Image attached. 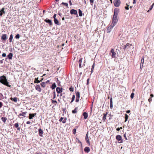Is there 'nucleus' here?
Returning <instances> with one entry per match:
<instances>
[{
    "label": "nucleus",
    "instance_id": "1",
    "mask_svg": "<svg viewBox=\"0 0 154 154\" xmlns=\"http://www.w3.org/2000/svg\"><path fill=\"white\" fill-rule=\"evenodd\" d=\"M0 82L2 84L10 88L11 87V85H9V82L8 81L6 77L4 75H3L0 77Z\"/></svg>",
    "mask_w": 154,
    "mask_h": 154
},
{
    "label": "nucleus",
    "instance_id": "2",
    "mask_svg": "<svg viewBox=\"0 0 154 154\" xmlns=\"http://www.w3.org/2000/svg\"><path fill=\"white\" fill-rule=\"evenodd\" d=\"M118 17L117 16L113 15L112 22V24L113 26H115L117 23L118 21Z\"/></svg>",
    "mask_w": 154,
    "mask_h": 154
},
{
    "label": "nucleus",
    "instance_id": "3",
    "mask_svg": "<svg viewBox=\"0 0 154 154\" xmlns=\"http://www.w3.org/2000/svg\"><path fill=\"white\" fill-rule=\"evenodd\" d=\"M121 3V2L119 0H115L113 1L114 5L117 7L119 6Z\"/></svg>",
    "mask_w": 154,
    "mask_h": 154
},
{
    "label": "nucleus",
    "instance_id": "4",
    "mask_svg": "<svg viewBox=\"0 0 154 154\" xmlns=\"http://www.w3.org/2000/svg\"><path fill=\"white\" fill-rule=\"evenodd\" d=\"M116 139L119 141V143H123V140L122 139V137L120 135H118L116 136Z\"/></svg>",
    "mask_w": 154,
    "mask_h": 154
},
{
    "label": "nucleus",
    "instance_id": "5",
    "mask_svg": "<svg viewBox=\"0 0 154 154\" xmlns=\"http://www.w3.org/2000/svg\"><path fill=\"white\" fill-rule=\"evenodd\" d=\"M5 9H6V8L3 7L0 10V17L2 16L3 15H4L5 14L6 12L5 11Z\"/></svg>",
    "mask_w": 154,
    "mask_h": 154
},
{
    "label": "nucleus",
    "instance_id": "6",
    "mask_svg": "<svg viewBox=\"0 0 154 154\" xmlns=\"http://www.w3.org/2000/svg\"><path fill=\"white\" fill-rule=\"evenodd\" d=\"M70 13L71 14H75L77 15V17H78V15L77 14V11L74 9H71L70 11Z\"/></svg>",
    "mask_w": 154,
    "mask_h": 154
},
{
    "label": "nucleus",
    "instance_id": "7",
    "mask_svg": "<svg viewBox=\"0 0 154 154\" xmlns=\"http://www.w3.org/2000/svg\"><path fill=\"white\" fill-rule=\"evenodd\" d=\"M114 26H113L112 24L111 23V25L108 27V28L106 30L107 32V33L110 32V31H111L112 29L113 28V27Z\"/></svg>",
    "mask_w": 154,
    "mask_h": 154
},
{
    "label": "nucleus",
    "instance_id": "8",
    "mask_svg": "<svg viewBox=\"0 0 154 154\" xmlns=\"http://www.w3.org/2000/svg\"><path fill=\"white\" fill-rule=\"evenodd\" d=\"M44 21L45 22L48 23L49 24L50 26H51L53 24V23H52V22L51 20H50L49 19L46 18L44 20Z\"/></svg>",
    "mask_w": 154,
    "mask_h": 154
},
{
    "label": "nucleus",
    "instance_id": "9",
    "mask_svg": "<svg viewBox=\"0 0 154 154\" xmlns=\"http://www.w3.org/2000/svg\"><path fill=\"white\" fill-rule=\"evenodd\" d=\"M114 14L113 15L117 16L119 12V9L118 8H115L114 10Z\"/></svg>",
    "mask_w": 154,
    "mask_h": 154
},
{
    "label": "nucleus",
    "instance_id": "10",
    "mask_svg": "<svg viewBox=\"0 0 154 154\" xmlns=\"http://www.w3.org/2000/svg\"><path fill=\"white\" fill-rule=\"evenodd\" d=\"M62 90L63 88H60L59 87H57L56 89L57 92L58 94H59L62 92L63 91Z\"/></svg>",
    "mask_w": 154,
    "mask_h": 154
},
{
    "label": "nucleus",
    "instance_id": "11",
    "mask_svg": "<svg viewBox=\"0 0 154 154\" xmlns=\"http://www.w3.org/2000/svg\"><path fill=\"white\" fill-rule=\"evenodd\" d=\"M1 39L3 41H6L7 39V35L6 34H3L2 35L1 38Z\"/></svg>",
    "mask_w": 154,
    "mask_h": 154
},
{
    "label": "nucleus",
    "instance_id": "12",
    "mask_svg": "<svg viewBox=\"0 0 154 154\" xmlns=\"http://www.w3.org/2000/svg\"><path fill=\"white\" fill-rule=\"evenodd\" d=\"M144 62V57H142L141 59V62H140V68L141 69H142L143 67V66Z\"/></svg>",
    "mask_w": 154,
    "mask_h": 154
},
{
    "label": "nucleus",
    "instance_id": "13",
    "mask_svg": "<svg viewBox=\"0 0 154 154\" xmlns=\"http://www.w3.org/2000/svg\"><path fill=\"white\" fill-rule=\"evenodd\" d=\"M35 89L39 92H40L41 91L42 89L41 88L40 86L39 85H36L35 87Z\"/></svg>",
    "mask_w": 154,
    "mask_h": 154
},
{
    "label": "nucleus",
    "instance_id": "14",
    "mask_svg": "<svg viewBox=\"0 0 154 154\" xmlns=\"http://www.w3.org/2000/svg\"><path fill=\"white\" fill-rule=\"evenodd\" d=\"M38 134L41 137L43 136V130L41 128H39L38 130Z\"/></svg>",
    "mask_w": 154,
    "mask_h": 154
},
{
    "label": "nucleus",
    "instance_id": "15",
    "mask_svg": "<svg viewBox=\"0 0 154 154\" xmlns=\"http://www.w3.org/2000/svg\"><path fill=\"white\" fill-rule=\"evenodd\" d=\"M85 140L86 141L87 143L88 144L90 145V142L89 140L88 137V132L87 133L85 136Z\"/></svg>",
    "mask_w": 154,
    "mask_h": 154
},
{
    "label": "nucleus",
    "instance_id": "16",
    "mask_svg": "<svg viewBox=\"0 0 154 154\" xmlns=\"http://www.w3.org/2000/svg\"><path fill=\"white\" fill-rule=\"evenodd\" d=\"M90 148L88 146L85 147L84 149V151L86 153L89 152L90 151Z\"/></svg>",
    "mask_w": 154,
    "mask_h": 154
},
{
    "label": "nucleus",
    "instance_id": "17",
    "mask_svg": "<svg viewBox=\"0 0 154 154\" xmlns=\"http://www.w3.org/2000/svg\"><path fill=\"white\" fill-rule=\"evenodd\" d=\"M13 54L11 53H10L7 56L8 58L10 60H12Z\"/></svg>",
    "mask_w": 154,
    "mask_h": 154
},
{
    "label": "nucleus",
    "instance_id": "18",
    "mask_svg": "<svg viewBox=\"0 0 154 154\" xmlns=\"http://www.w3.org/2000/svg\"><path fill=\"white\" fill-rule=\"evenodd\" d=\"M42 82V80L39 81L38 80V77L34 79V82L35 83H38Z\"/></svg>",
    "mask_w": 154,
    "mask_h": 154
},
{
    "label": "nucleus",
    "instance_id": "19",
    "mask_svg": "<svg viewBox=\"0 0 154 154\" xmlns=\"http://www.w3.org/2000/svg\"><path fill=\"white\" fill-rule=\"evenodd\" d=\"M83 116L84 117V119H86L88 117V114L86 112H83L82 114Z\"/></svg>",
    "mask_w": 154,
    "mask_h": 154
},
{
    "label": "nucleus",
    "instance_id": "20",
    "mask_svg": "<svg viewBox=\"0 0 154 154\" xmlns=\"http://www.w3.org/2000/svg\"><path fill=\"white\" fill-rule=\"evenodd\" d=\"M10 100L12 101H14L15 102H17V98L16 97H14V98L11 97L10 98Z\"/></svg>",
    "mask_w": 154,
    "mask_h": 154
},
{
    "label": "nucleus",
    "instance_id": "21",
    "mask_svg": "<svg viewBox=\"0 0 154 154\" xmlns=\"http://www.w3.org/2000/svg\"><path fill=\"white\" fill-rule=\"evenodd\" d=\"M54 21L55 24L57 25H59L60 24L59 23V22L58 20L56 18L54 19Z\"/></svg>",
    "mask_w": 154,
    "mask_h": 154
},
{
    "label": "nucleus",
    "instance_id": "22",
    "mask_svg": "<svg viewBox=\"0 0 154 154\" xmlns=\"http://www.w3.org/2000/svg\"><path fill=\"white\" fill-rule=\"evenodd\" d=\"M82 58H80L79 61V68H81L82 67Z\"/></svg>",
    "mask_w": 154,
    "mask_h": 154
},
{
    "label": "nucleus",
    "instance_id": "23",
    "mask_svg": "<svg viewBox=\"0 0 154 154\" xmlns=\"http://www.w3.org/2000/svg\"><path fill=\"white\" fill-rule=\"evenodd\" d=\"M78 109V107H76L74 110H73L72 111V113L73 114H75L77 113V110Z\"/></svg>",
    "mask_w": 154,
    "mask_h": 154
},
{
    "label": "nucleus",
    "instance_id": "24",
    "mask_svg": "<svg viewBox=\"0 0 154 154\" xmlns=\"http://www.w3.org/2000/svg\"><path fill=\"white\" fill-rule=\"evenodd\" d=\"M56 87V85L55 83H54L51 86V88L52 90L54 89Z\"/></svg>",
    "mask_w": 154,
    "mask_h": 154
},
{
    "label": "nucleus",
    "instance_id": "25",
    "mask_svg": "<svg viewBox=\"0 0 154 154\" xmlns=\"http://www.w3.org/2000/svg\"><path fill=\"white\" fill-rule=\"evenodd\" d=\"M2 120L5 123L6 121L7 120V118L6 117H2L1 118Z\"/></svg>",
    "mask_w": 154,
    "mask_h": 154
},
{
    "label": "nucleus",
    "instance_id": "26",
    "mask_svg": "<svg viewBox=\"0 0 154 154\" xmlns=\"http://www.w3.org/2000/svg\"><path fill=\"white\" fill-rule=\"evenodd\" d=\"M26 112H23L21 113H20L19 114V115L20 116H23L24 117H25V116H24L27 113Z\"/></svg>",
    "mask_w": 154,
    "mask_h": 154
},
{
    "label": "nucleus",
    "instance_id": "27",
    "mask_svg": "<svg viewBox=\"0 0 154 154\" xmlns=\"http://www.w3.org/2000/svg\"><path fill=\"white\" fill-rule=\"evenodd\" d=\"M129 117V116L127 115V114H125V122H126L128 120V118Z\"/></svg>",
    "mask_w": 154,
    "mask_h": 154
},
{
    "label": "nucleus",
    "instance_id": "28",
    "mask_svg": "<svg viewBox=\"0 0 154 154\" xmlns=\"http://www.w3.org/2000/svg\"><path fill=\"white\" fill-rule=\"evenodd\" d=\"M79 15L80 17H82V12L80 9L78 10Z\"/></svg>",
    "mask_w": 154,
    "mask_h": 154
},
{
    "label": "nucleus",
    "instance_id": "29",
    "mask_svg": "<svg viewBox=\"0 0 154 154\" xmlns=\"http://www.w3.org/2000/svg\"><path fill=\"white\" fill-rule=\"evenodd\" d=\"M13 38V36L12 34H11L9 37V42H11L12 41V40Z\"/></svg>",
    "mask_w": 154,
    "mask_h": 154
},
{
    "label": "nucleus",
    "instance_id": "30",
    "mask_svg": "<svg viewBox=\"0 0 154 154\" xmlns=\"http://www.w3.org/2000/svg\"><path fill=\"white\" fill-rule=\"evenodd\" d=\"M52 103L54 104L55 105H56L57 104V102L56 100H54L51 99Z\"/></svg>",
    "mask_w": 154,
    "mask_h": 154
},
{
    "label": "nucleus",
    "instance_id": "31",
    "mask_svg": "<svg viewBox=\"0 0 154 154\" xmlns=\"http://www.w3.org/2000/svg\"><path fill=\"white\" fill-rule=\"evenodd\" d=\"M76 97H77L78 98H80V94L79 92H77L76 93Z\"/></svg>",
    "mask_w": 154,
    "mask_h": 154
},
{
    "label": "nucleus",
    "instance_id": "32",
    "mask_svg": "<svg viewBox=\"0 0 154 154\" xmlns=\"http://www.w3.org/2000/svg\"><path fill=\"white\" fill-rule=\"evenodd\" d=\"M75 95H72V100H71V101L70 102V103H72V102L74 100H75Z\"/></svg>",
    "mask_w": 154,
    "mask_h": 154
},
{
    "label": "nucleus",
    "instance_id": "33",
    "mask_svg": "<svg viewBox=\"0 0 154 154\" xmlns=\"http://www.w3.org/2000/svg\"><path fill=\"white\" fill-rule=\"evenodd\" d=\"M94 66H95V63H93V64L92 66V68L91 69V73L93 72V71L94 69Z\"/></svg>",
    "mask_w": 154,
    "mask_h": 154
},
{
    "label": "nucleus",
    "instance_id": "34",
    "mask_svg": "<svg viewBox=\"0 0 154 154\" xmlns=\"http://www.w3.org/2000/svg\"><path fill=\"white\" fill-rule=\"evenodd\" d=\"M31 114H32V113H30L29 114V119H31L33 118V117H34V116L33 115H31Z\"/></svg>",
    "mask_w": 154,
    "mask_h": 154
},
{
    "label": "nucleus",
    "instance_id": "35",
    "mask_svg": "<svg viewBox=\"0 0 154 154\" xmlns=\"http://www.w3.org/2000/svg\"><path fill=\"white\" fill-rule=\"evenodd\" d=\"M40 85L42 87L44 88L45 86V82H43L40 84Z\"/></svg>",
    "mask_w": 154,
    "mask_h": 154
},
{
    "label": "nucleus",
    "instance_id": "36",
    "mask_svg": "<svg viewBox=\"0 0 154 154\" xmlns=\"http://www.w3.org/2000/svg\"><path fill=\"white\" fill-rule=\"evenodd\" d=\"M116 52H113L112 53L111 57L112 58H114L116 57Z\"/></svg>",
    "mask_w": 154,
    "mask_h": 154
},
{
    "label": "nucleus",
    "instance_id": "37",
    "mask_svg": "<svg viewBox=\"0 0 154 154\" xmlns=\"http://www.w3.org/2000/svg\"><path fill=\"white\" fill-rule=\"evenodd\" d=\"M69 90L71 92H73L74 91V88L72 86H71L69 88Z\"/></svg>",
    "mask_w": 154,
    "mask_h": 154
},
{
    "label": "nucleus",
    "instance_id": "38",
    "mask_svg": "<svg viewBox=\"0 0 154 154\" xmlns=\"http://www.w3.org/2000/svg\"><path fill=\"white\" fill-rule=\"evenodd\" d=\"M20 35L19 34H17L15 36V38L16 39H18L20 38Z\"/></svg>",
    "mask_w": 154,
    "mask_h": 154
},
{
    "label": "nucleus",
    "instance_id": "39",
    "mask_svg": "<svg viewBox=\"0 0 154 154\" xmlns=\"http://www.w3.org/2000/svg\"><path fill=\"white\" fill-rule=\"evenodd\" d=\"M66 120L67 119L66 118H64V119L63 120L62 122L63 123H65L66 122Z\"/></svg>",
    "mask_w": 154,
    "mask_h": 154
},
{
    "label": "nucleus",
    "instance_id": "40",
    "mask_svg": "<svg viewBox=\"0 0 154 154\" xmlns=\"http://www.w3.org/2000/svg\"><path fill=\"white\" fill-rule=\"evenodd\" d=\"M134 93H132L131 94L130 97L131 99H133L134 97Z\"/></svg>",
    "mask_w": 154,
    "mask_h": 154
},
{
    "label": "nucleus",
    "instance_id": "41",
    "mask_svg": "<svg viewBox=\"0 0 154 154\" xmlns=\"http://www.w3.org/2000/svg\"><path fill=\"white\" fill-rule=\"evenodd\" d=\"M61 5H65V6H66V7L68 6V4L67 3H64V2H63L61 4Z\"/></svg>",
    "mask_w": 154,
    "mask_h": 154
},
{
    "label": "nucleus",
    "instance_id": "42",
    "mask_svg": "<svg viewBox=\"0 0 154 154\" xmlns=\"http://www.w3.org/2000/svg\"><path fill=\"white\" fill-rule=\"evenodd\" d=\"M53 93V99H54L56 97V93L55 90H54V91Z\"/></svg>",
    "mask_w": 154,
    "mask_h": 154
},
{
    "label": "nucleus",
    "instance_id": "43",
    "mask_svg": "<svg viewBox=\"0 0 154 154\" xmlns=\"http://www.w3.org/2000/svg\"><path fill=\"white\" fill-rule=\"evenodd\" d=\"M76 128H74L72 130V132L73 134H75L76 133Z\"/></svg>",
    "mask_w": 154,
    "mask_h": 154
},
{
    "label": "nucleus",
    "instance_id": "44",
    "mask_svg": "<svg viewBox=\"0 0 154 154\" xmlns=\"http://www.w3.org/2000/svg\"><path fill=\"white\" fill-rule=\"evenodd\" d=\"M106 115H103V118L102 119L104 121H105V120L106 119Z\"/></svg>",
    "mask_w": 154,
    "mask_h": 154
},
{
    "label": "nucleus",
    "instance_id": "45",
    "mask_svg": "<svg viewBox=\"0 0 154 154\" xmlns=\"http://www.w3.org/2000/svg\"><path fill=\"white\" fill-rule=\"evenodd\" d=\"M14 126L16 128H18V127H19L18 123H15L14 125Z\"/></svg>",
    "mask_w": 154,
    "mask_h": 154
},
{
    "label": "nucleus",
    "instance_id": "46",
    "mask_svg": "<svg viewBox=\"0 0 154 154\" xmlns=\"http://www.w3.org/2000/svg\"><path fill=\"white\" fill-rule=\"evenodd\" d=\"M126 5H127V6H125V9H126V10H128L129 9V5H128L127 4H126Z\"/></svg>",
    "mask_w": 154,
    "mask_h": 154
},
{
    "label": "nucleus",
    "instance_id": "47",
    "mask_svg": "<svg viewBox=\"0 0 154 154\" xmlns=\"http://www.w3.org/2000/svg\"><path fill=\"white\" fill-rule=\"evenodd\" d=\"M63 119H64V118L63 117H61V118H60V119H59V121L60 122H61L62 121H63Z\"/></svg>",
    "mask_w": 154,
    "mask_h": 154
},
{
    "label": "nucleus",
    "instance_id": "48",
    "mask_svg": "<svg viewBox=\"0 0 154 154\" xmlns=\"http://www.w3.org/2000/svg\"><path fill=\"white\" fill-rule=\"evenodd\" d=\"M0 97L1 98V99H3V96L2 94L1 93H0Z\"/></svg>",
    "mask_w": 154,
    "mask_h": 154
},
{
    "label": "nucleus",
    "instance_id": "49",
    "mask_svg": "<svg viewBox=\"0 0 154 154\" xmlns=\"http://www.w3.org/2000/svg\"><path fill=\"white\" fill-rule=\"evenodd\" d=\"M94 0H90V2L91 5H92L94 3Z\"/></svg>",
    "mask_w": 154,
    "mask_h": 154
},
{
    "label": "nucleus",
    "instance_id": "50",
    "mask_svg": "<svg viewBox=\"0 0 154 154\" xmlns=\"http://www.w3.org/2000/svg\"><path fill=\"white\" fill-rule=\"evenodd\" d=\"M79 100V98H78L77 97H76L75 100V102H78Z\"/></svg>",
    "mask_w": 154,
    "mask_h": 154
},
{
    "label": "nucleus",
    "instance_id": "51",
    "mask_svg": "<svg viewBox=\"0 0 154 154\" xmlns=\"http://www.w3.org/2000/svg\"><path fill=\"white\" fill-rule=\"evenodd\" d=\"M126 45L127 46V47H128V48H129L130 47V44L129 43H127Z\"/></svg>",
    "mask_w": 154,
    "mask_h": 154
},
{
    "label": "nucleus",
    "instance_id": "52",
    "mask_svg": "<svg viewBox=\"0 0 154 154\" xmlns=\"http://www.w3.org/2000/svg\"><path fill=\"white\" fill-rule=\"evenodd\" d=\"M152 101V98H149V99H148V101L149 102V103H150Z\"/></svg>",
    "mask_w": 154,
    "mask_h": 154
},
{
    "label": "nucleus",
    "instance_id": "53",
    "mask_svg": "<svg viewBox=\"0 0 154 154\" xmlns=\"http://www.w3.org/2000/svg\"><path fill=\"white\" fill-rule=\"evenodd\" d=\"M3 57H5L6 56V54L5 53H3L2 55Z\"/></svg>",
    "mask_w": 154,
    "mask_h": 154
},
{
    "label": "nucleus",
    "instance_id": "54",
    "mask_svg": "<svg viewBox=\"0 0 154 154\" xmlns=\"http://www.w3.org/2000/svg\"><path fill=\"white\" fill-rule=\"evenodd\" d=\"M110 103H112V97H111V98H110Z\"/></svg>",
    "mask_w": 154,
    "mask_h": 154
},
{
    "label": "nucleus",
    "instance_id": "55",
    "mask_svg": "<svg viewBox=\"0 0 154 154\" xmlns=\"http://www.w3.org/2000/svg\"><path fill=\"white\" fill-rule=\"evenodd\" d=\"M124 137H125V139L126 140H128L127 138V137H126V133H125V134H124Z\"/></svg>",
    "mask_w": 154,
    "mask_h": 154
},
{
    "label": "nucleus",
    "instance_id": "56",
    "mask_svg": "<svg viewBox=\"0 0 154 154\" xmlns=\"http://www.w3.org/2000/svg\"><path fill=\"white\" fill-rule=\"evenodd\" d=\"M56 14H54L53 16V18H54V19H56Z\"/></svg>",
    "mask_w": 154,
    "mask_h": 154
},
{
    "label": "nucleus",
    "instance_id": "57",
    "mask_svg": "<svg viewBox=\"0 0 154 154\" xmlns=\"http://www.w3.org/2000/svg\"><path fill=\"white\" fill-rule=\"evenodd\" d=\"M2 106H3L2 103V102H0V108H1L2 107Z\"/></svg>",
    "mask_w": 154,
    "mask_h": 154
},
{
    "label": "nucleus",
    "instance_id": "58",
    "mask_svg": "<svg viewBox=\"0 0 154 154\" xmlns=\"http://www.w3.org/2000/svg\"><path fill=\"white\" fill-rule=\"evenodd\" d=\"M115 52L114 51V50L113 49H112L111 50V51H110V52L111 53H112L113 52Z\"/></svg>",
    "mask_w": 154,
    "mask_h": 154
},
{
    "label": "nucleus",
    "instance_id": "59",
    "mask_svg": "<svg viewBox=\"0 0 154 154\" xmlns=\"http://www.w3.org/2000/svg\"><path fill=\"white\" fill-rule=\"evenodd\" d=\"M113 107L112 103H110V108L111 109H112Z\"/></svg>",
    "mask_w": 154,
    "mask_h": 154
},
{
    "label": "nucleus",
    "instance_id": "60",
    "mask_svg": "<svg viewBox=\"0 0 154 154\" xmlns=\"http://www.w3.org/2000/svg\"><path fill=\"white\" fill-rule=\"evenodd\" d=\"M69 4L70 5H72V3L71 2V0H69Z\"/></svg>",
    "mask_w": 154,
    "mask_h": 154
},
{
    "label": "nucleus",
    "instance_id": "61",
    "mask_svg": "<svg viewBox=\"0 0 154 154\" xmlns=\"http://www.w3.org/2000/svg\"><path fill=\"white\" fill-rule=\"evenodd\" d=\"M153 6V5H151L150 7V8L149 9V10H151L152 9V8Z\"/></svg>",
    "mask_w": 154,
    "mask_h": 154
},
{
    "label": "nucleus",
    "instance_id": "62",
    "mask_svg": "<svg viewBox=\"0 0 154 154\" xmlns=\"http://www.w3.org/2000/svg\"><path fill=\"white\" fill-rule=\"evenodd\" d=\"M30 122L29 121H28L26 122V123L27 124H29L30 123Z\"/></svg>",
    "mask_w": 154,
    "mask_h": 154
},
{
    "label": "nucleus",
    "instance_id": "63",
    "mask_svg": "<svg viewBox=\"0 0 154 154\" xmlns=\"http://www.w3.org/2000/svg\"><path fill=\"white\" fill-rule=\"evenodd\" d=\"M120 128H117L116 129V130L117 131H120Z\"/></svg>",
    "mask_w": 154,
    "mask_h": 154
},
{
    "label": "nucleus",
    "instance_id": "64",
    "mask_svg": "<svg viewBox=\"0 0 154 154\" xmlns=\"http://www.w3.org/2000/svg\"><path fill=\"white\" fill-rule=\"evenodd\" d=\"M154 96H153V95L152 94H151L150 95V98H152V97H153Z\"/></svg>",
    "mask_w": 154,
    "mask_h": 154
}]
</instances>
